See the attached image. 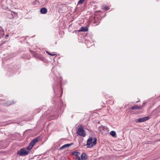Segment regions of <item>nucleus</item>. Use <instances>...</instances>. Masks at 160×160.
Returning a JSON list of instances; mask_svg holds the SVG:
<instances>
[{"label": "nucleus", "instance_id": "f257e3e1", "mask_svg": "<svg viewBox=\"0 0 160 160\" xmlns=\"http://www.w3.org/2000/svg\"><path fill=\"white\" fill-rule=\"evenodd\" d=\"M31 149L28 148V147L26 148H23L18 151V154L20 156H24L28 154L30 152Z\"/></svg>", "mask_w": 160, "mask_h": 160}, {"label": "nucleus", "instance_id": "f03ea898", "mask_svg": "<svg viewBox=\"0 0 160 160\" xmlns=\"http://www.w3.org/2000/svg\"><path fill=\"white\" fill-rule=\"evenodd\" d=\"M97 143V138L92 137L89 138L87 141V145L88 148H91L95 145Z\"/></svg>", "mask_w": 160, "mask_h": 160}, {"label": "nucleus", "instance_id": "7ed1b4c3", "mask_svg": "<svg viewBox=\"0 0 160 160\" xmlns=\"http://www.w3.org/2000/svg\"><path fill=\"white\" fill-rule=\"evenodd\" d=\"M77 133L79 135L82 137H85L86 135L85 131L81 125L78 129Z\"/></svg>", "mask_w": 160, "mask_h": 160}, {"label": "nucleus", "instance_id": "20e7f679", "mask_svg": "<svg viewBox=\"0 0 160 160\" xmlns=\"http://www.w3.org/2000/svg\"><path fill=\"white\" fill-rule=\"evenodd\" d=\"M73 158L75 160H80V153L78 152H72Z\"/></svg>", "mask_w": 160, "mask_h": 160}, {"label": "nucleus", "instance_id": "39448f33", "mask_svg": "<svg viewBox=\"0 0 160 160\" xmlns=\"http://www.w3.org/2000/svg\"><path fill=\"white\" fill-rule=\"evenodd\" d=\"M38 138H36L34 139L29 143L28 146V148L29 149H32L34 145L38 141Z\"/></svg>", "mask_w": 160, "mask_h": 160}, {"label": "nucleus", "instance_id": "423d86ee", "mask_svg": "<svg viewBox=\"0 0 160 160\" xmlns=\"http://www.w3.org/2000/svg\"><path fill=\"white\" fill-rule=\"evenodd\" d=\"M149 118V117L148 116L140 118L137 119L136 122H141L145 121Z\"/></svg>", "mask_w": 160, "mask_h": 160}, {"label": "nucleus", "instance_id": "0eeeda50", "mask_svg": "<svg viewBox=\"0 0 160 160\" xmlns=\"http://www.w3.org/2000/svg\"><path fill=\"white\" fill-rule=\"evenodd\" d=\"M98 16H96V17H94L93 19V22L96 24V25H98L100 22V19L99 18Z\"/></svg>", "mask_w": 160, "mask_h": 160}, {"label": "nucleus", "instance_id": "6e6552de", "mask_svg": "<svg viewBox=\"0 0 160 160\" xmlns=\"http://www.w3.org/2000/svg\"><path fill=\"white\" fill-rule=\"evenodd\" d=\"M72 144H73V143L65 144L64 145L62 146L60 148V150H62L63 149L66 148L68 147H70V146H71Z\"/></svg>", "mask_w": 160, "mask_h": 160}, {"label": "nucleus", "instance_id": "1a4fd4ad", "mask_svg": "<svg viewBox=\"0 0 160 160\" xmlns=\"http://www.w3.org/2000/svg\"><path fill=\"white\" fill-rule=\"evenodd\" d=\"M47 12V10L45 8H42L41 9L40 12L42 14H45Z\"/></svg>", "mask_w": 160, "mask_h": 160}, {"label": "nucleus", "instance_id": "9d476101", "mask_svg": "<svg viewBox=\"0 0 160 160\" xmlns=\"http://www.w3.org/2000/svg\"><path fill=\"white\" fill-rule=\"evenodd\" d=\"M88 30V28L86 27H82L80 30H79V31L82 32H86Z\"/></svg>", "mask_w": 160, "mask_h": 160}, {"label": "nucleus", "instance_id": "9b49d317", "mask_svg": "<svg viewBox=\"0 0 160 160\" xmlns=\"http://www.w3.org/2000/svg\"><path fill=\"white\" fill-rule=\"evenodd\" d=\"M141 107L138 106H133L130 108L131 110H138L140 109Z\"/></svg>", "mask_w": 160, "mask_h": 160}, {"label": "nucleus", "instance_id": "f8f14e48", "mask_svg": "<svg viewBox=\"0 0 160 160\" xmlns=\"http://www.w3.org/2000/svg\"><path fill=\"white\" fill-rule=\"evenodd\" d=\"M81 157L82 160H86L87 159L86 155L84 153H83Z\"/></svg>", "mask_w": 160, "mask_h": 160}, {"label": "nucleus", "instance_id": "ddd939ff", "mask_svg": "<svg viewBox=\"0 0 160 160\" xmlns=\"http://www.w3.org/2000/svg\"><path fill=\"white\" fill-rule=\"evenodd\" d=\"M110 134L113 137H115L116 135V133L114 131H111L110 132Z\"/></svg>", "mask_w": 160, "mask_h": 160}, {"label": "nucleus", "instance_id": "4468645a", "mask_svg": "<svg viewBox=\"0 0 160 160\" xmlns=\"http://www.w3.org/2000/svg\"><path fill=\"white\" fill-rule=\"evenodd\" d=\"M85 43H86V45L87 46V47H90L89 42V41H88V40L86 41L85 42Z\"/></svg>", "mask_w": 160, "mask_h": 160}, {"label": "nucleus", "instance_id": "2eb2a0df", "mask_svg": "<svg viewBox=\"0 0 160 160\" xmlns=\"http://www.w3.org/2000/svg\"><path fill=\"white\" fill-rule=\"evenodd\" d=\"M102 8L103 9L106 10H108L109 9V8L107 6H102Z\"/></svg>", "mask_w": 160, "mask_h": 160}, {"label": "nucleus", "instance_id": "dca6fc26", "mask_svg": "<svg viewBox=\"0 0 160 160\" xmlns=\"http://www.w3.org/2000/svg\"><path fill=\"white\" fill-rule=\"evenodd\" d=\"M85 0H79L78 2V4H82L84 2Z\"/></svg>", "mask_w": 160, "mask_h": 160}, {"label": "nucleus", "instance_id": "f3484780", "mask_svg": "<svg viewBox=\"0 0 160 160\" xmlns=\"http://www.w3.org/2000/svg\"><path fill=\"white\" fill-rule=\"evenodd\" d=\"M13 103V102H8L7 103V104L8 105H9L11 104H12Z\"/></svg>", "mask_w": 160, "mask_h": 160}, {"label": "nucleus", "instance_id": "a211bd4d", "mask_svg": "<svg viewBox=\"0 0 160 160\" xmlns=\"http://www.w3.org/2000/svg\"><path fill=\"white\" fill-rule=\"evenodd\" d=\"M49 55H51V56H54V55H56V54H52L50 53H49Z\"/></svg>", "mask_w": 160, "mask_h": 160}, {"label": "nucleus", "instance_id": "6ab92c4d", "mask_svg": "<svg viewBox=\"0 0 160 160\" xmlns=\"http://www.w3.org/2000/svg\"><path fill=\"white\" fill-rule=\"evenodd\" d=\"M46 52L48 54H49V52L48 51H46Z\"/></svg>", "mask_w": 160, "mask_h": 160}, {"label": "nucleus", "instance_id": "aec40b11", "mask_svg": "<svg viewBox=\"0 0 160 160\" xmlns=\"http://www.w3.org/2000/svg\"><path fill=\"white\" fill-rule=\"evenodd\" d=\"M114 103V102L113 101H112L111 102V104H113V103Z\"/></svg>", "mask_w": 160, "mask_h": 160}, {"label": "nucleus", "instance_id": "412c9836", "mask_svg": "<svg viewBox=\"0 0 160 160\" xmlns=\"http://www.w3.org/2000/svg\"><path fill=\"white\" fill-rule=\"evenodd\" d=\"M61 85H62V83H60V86H61V89H62V87H61Z\"/></svg>", "mask_w": 160, "mask_h": 160}, {"label": "nucleus", "instance_id": "4be33fe9", "mask_svg": "<svg viewBox=\"0 0 160 160\" xmlns=\"http://www.w3.org/2000/svg\"><path fill=\"white\" fill-rule=\"evenodd\" d=\"M8 36H9V35H6V37H8Z\"/></svg>", "mask_w": 160, "mask_h": 160}, {"label": "nucleus", "instance_id": "5701e85b", "mask_svg": "<svg viewBox=\"0 0 160 160\" xmlns=\"http://www.w3.org/2000/svg\"><path fill=\"white\" fill-rule=\"evenodd\" d=\"M53 89H54V92H55V89H54V88H53Z\"/></svg>", "mask_w": 160, "mask_h": 160}, {"label": "nucleus", "instance_id": "b1692460", "mask_svg": "<svg viewBox=\"0 0 160 160\" xmlns=\"http://www.w3.org/2000/svg\"><path fill=\"white\" fill-rule=\"evenodd\" d=\"M139 101H137L136 102H138Z\"/></svg>", "mask_w": 160, "mask_h": 160}, {"label": "nucleus", "instance_id": "393cba45", "mask_svg": "<svg viewBox=\"0 0 160 160\" xmlns=\"http://www.w3.org/2000/svg\"><path fill=\"white\" fill-rule=\"evenodd\" d=\"M143 104H145V103H143Z\"/></svg>", "mask_w": 160, "mask_h": 160}, {"label": "nucleus", "instance_id": "a878e982", "mask_svg": "<svg viewBox=\"0 0 160 160\" xmlns=\"http://www.w3.org/2000/svg\"><path fill=\"white\" fill-rule=\"evenodd\" d=\"M143 104H145V103H143Z\"/></svg>", "mask_w": 160, "mask_h": 160}]
</instances>
